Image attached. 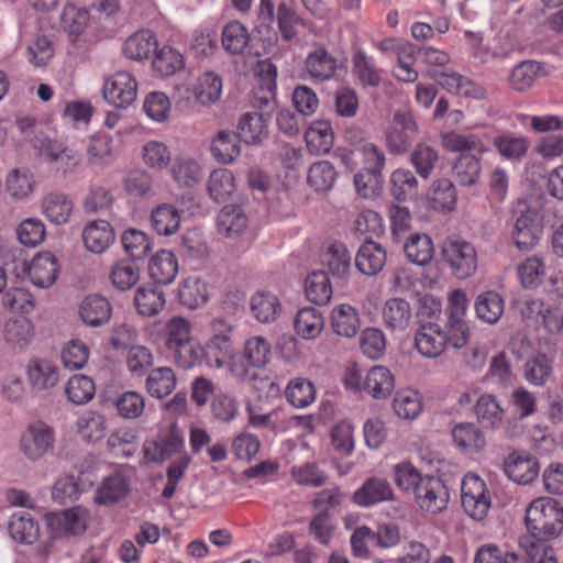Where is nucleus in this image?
Returning <instances> with one entry per match:
<instances>
[{"instance_id":"f257e3e1","label":"nucleus","mask_w":563,"mask_h":563,"mask_svg":"<svg viewBox=\"0 0 563 563\" xmlns=\"http://www.w3.org/2000/svg\"><path fill=\"white\" fill-rule=\"evenodd\" d=\"M467 306L466 294L462 289H455L449 296L444 317L419 327L415 345L422 356L433 358L442 354L446 346L462 349L466 345L470 338V329L464 319Z\"/></svg>"},{"instance_id":"f03ea898","label":"nucleus","mask_w":563,"mask_h":563,"mask_svg":"<svg viewBox=\"0 0 563 563\" xmlns=\"http://www.w3.org/2000/svg\"><path fill=\"white\" fill-rule=\"evenodd\" d=\"M525 521L532 542L545 545L563 531V506L554 498H537L527 507Z\"/></svg>"},{"instance_id":"7ed1b4c3","label":"nucleus","mask_w":563,"mask_h":563,"mask_svg":"<svg viewBox=\"0 0 563 563\" xmlns=\"http://www.w3.org/2000/svg\"><path fill=\"white\" fill-rule=\"evenodd\" d=\"M238 352L235 322L227 317H214L208 327V338L202 345V355L211 367L221 368Z\"/></svg>"},{"instance_id":"20e7f679","label":"nucleus","mask_w":563,"mask_h":563,"mask_svg":"<svg viewBox=\"0 0 563 563\" xmlns=\"http://www.w3.org/2000/svg\"><path fill=\"white\" fill-rule=\"evenodd\" d=\"M441 256L444 265L457 279H466L477 271V251L471 242L462 238H446L441 246Z\"/></svg>"},{"instance_id":"39448f33","label":"nucleus","mask_w":563,"mask_h":563,"mask_svg":"<svg viewBox=\"0 0 563 563\" xmlns=\"http://www.w3.org/2000/svg\"><path fill=\"white\" fill-rule=\"evenodd\" d=\"M419 133L418 123L411 111H397L393 118V125L385 133L388 151L401 155L409 151Z\"/></svg>"},{"instance_id":"423d86ee","label":"nucleus","mask_w":563,"mask_h":563,"mask_svg":"<svg viewBox=\"0 0 563 563\" xmlns=\"http://www.w3.org/2000/svg\"><path fill=\"white\" fill-rule=\"evenodd\" d=\"M542 233V217L536 209L526 207L516 218L511 240L520 252H529L537 246Z\"/></svg>"},{"instance_id":"0eeeda50","label":"nucleus","mask_w":563,"mask_h":563,"mask_svg":"<svg viewBox=\"0 0 563 563\" xmlns=\"http://www.w3.org/2000/svg\"><path fill=\"white\" fill-rule=\"evenodd\" d=\"M55 442L53 429L42 421L31 423L20 438V451L32 462L45 456Z\"/></svg>"},{"instance_id":"6e6552de","label":"nucleus","mask_w":563,"mask_h":563,"mask_svg":"<svg viewBox=\"0 0 563 563\" xmlns=\"http://www.w3.org/2000/svg\"><path fill=\"white\" fill-rule=\"evenodd\" d=\"M413 494L418 506L431 514L445 509L449 501L448 488L437 476L426 475Z\"/></svg>"},{"instance_id":"1a4fd4ad","label":"nucleus","mask_w":563,"mask_h":563,"mask_svg":"<svg viewBox=\"0 0 563 563\" xmlns=\"http://www.w3.org/2000/svg\"><path fill=\"white\" fill-rule=\"evenodd\" d=\"M102 92L115 108H128L136 100L137 84L130 73L118 71L107 79Z\"/></svg>"},{"instance_id":"9d476101","label":"nucleus","mask_w":563,"mask_h":563,"mask_svg":"<svg viewBox=\"0 0 563 563\" xmlns=\"http://www.w3.org/2000/svg\"><path fill=\"white\" fill-rule=\"evenodd\" d=\"M504 471L512 482L527 485L538 477L540 464L538 459L528 452H512L504 460Z\"/></svg>"},{"instance_id":"9b49d317","label":"nucleus","mask_w":563,"mask_h":563,"mask_svg":"<svg viewBox=\"0 0 563 563\" xmlns=\"http://www.w3.org/2000/svg\"><path fill=\"white\" fill-rule=\"evenodd\" d=\"M21 265L31 283L38 288H47L56 280L58 264L56 257L49 252L38 253L30 264L23 261Z\"/></svg>"},{"instance_id":"f8f14e48","label":"nucleus","mask_w":563,"mask_h":563,"mask_svg":"<svg viewBox=\"0 0 563 563\" xmlns=\"http://www.w3.org/2000/svg\"><path fill=\"white\" fill-rule=\"evenodd\" d=\"M361 507H371L379 503L395 499L394 490L387 478L372 476L356 489L352 497Z\"/></svg>"},{"instance_id":"ddd939ff","label":"nucleus","mask_w":563,"mask_h":563,"mask_svg":"<svg viewBox=\"0 0 563 563\" xmlns=\"http://www.w3.org/2000/svg\"><path fill=\"white\" fill-rule=\"evenodd\" d=\"M88 520L89 512L81 507L65 509L47 517V523L52 529L73 536L82 534L87 529Z\"/></svg>"},{"instance_id":"4468645a","label":"nucleus","mask_w":563,"mask_h":563,"mask_svg":"<svg viewBox=\"0 0 563 563\" xmlns=\"http://www.w3.org/2000/svg\"><path fill=\"white\" fill-rule=\"evenodd\" d=\"M184 445L181 433L173 428L156 441L145 444L144 457L148 462L161 463L178 453Z\"/></svg>"},{"instance_id":"2eb2a0df","label":"nucleus","mask_w":563,"mask_h":563,"mask_svg":"<svg viewBox=\"0 0 563 563\" xmlns=\"http://www.w3.org/2000/svg\"><path fill=\"white\" fill-rule=\"evenodd\" d=\"M386 250L382 244L366 239L355 256V266L364 275L378 274L386 264Z\"/></svg>"},{"instance_id":"dca6fc26","label":"nucleus","mask_w":563,"mask_h":563,"mask_svg":"<svg viewBox=\"0 0 563 563\" xmlns=\"http://www.w3.org/2000/svg\"><path fill=\"white\" fill-rule=\"evenodd\" d=\"M78 312L86 325L96 328L109 322L112 314V306L101 295H88L80 302Z\"/></svg>"},{"instance_id":"f3484780","label":"nucleus","mask_w":563,"mask_h":563,"mask_svg":"<svg viewBox=\"0 0 563 563\" xmlns=\"http://www.w3.org/2000/svg\"><path fill=\"white\" fill-rule=\"evenodd\" d=\"M247 145H260L267 137V120L264 113L245 112L239 119L235 132Z\"/></svg>"},{"instance_id":"a211bd4d","label":"nucleus","mask_w":563,"mask_h":563,"mask_svg":"<svg viewBox=\"0 0 563 563\" xmlns=\"http://www.w3.org/2000/svg\"><path fill=\"white\" fill-rule=\"evenodd\" d=\"M451 433L454 444L466 454L479 453L486 446L484 432L473 422L457 423Z\"/></svg>"},{"instance_id":"6ab92c4d","label":"nucleus","mask_w":563,"mask_h":563,"mask_svg":"<svg viewBox=\"0 0 563 563\" xmlns=\"http://www.w3.org/2000/svg\"><path fill=\"white\" fill-rule=\"evenodd\" d=\"M177 297L181 306L191 310L198 309L209 299L208 285L199 276H188L180 282Z\"/></svg>"},{"instance_id":"aec40b11","label":"nucleus","mask_w":563,"mask_h":563,"mask_svg":"<svg viewBox=\"0 0 563 563\" xmlns=\"http://www.w3.org/2000/svg\"><path fill=\"white\" fill-rule=\"evenodd\" d=\"M82 241L88 251L102 253L114 241V230L106 220L91 221L82 231Z\"/></svg>"},{"instance_id":"412c9836","label":"nucleus","mask_w":563,"mask_h":563,"mask_svg":"<svg viewBox=\"0 0 563 563\" xmlns=\"http://www.w3.org/2000/svg\"><path fill=\"white\" fill-rule=\"evenodd\" d=\"M554 357L538 353L529 357L523 365V377L537 387L545 386L553 377Z\"/></svg>"},{"instance_id":"4be33fe9","label":"nucleus","mask_w":563,"mask_h":563,"mask_svg":"<svg viewBox=\"0 0 563 563\" xmlns=\"http://www.w3.org/2000/svg\"><path fill=\"white\" fill-rule=\"evenodd\" d=\"M150 277L158 285H169L178 274V261L167 250L158 251L148 263Z\"/></svg>"},{"instance_id":"5701e85b","label":"nucleus","mask_w":563,"mask_h":563,"mask_svg":"<svg viewBox=\"0 0 563 563\" xmlns=\"http://www.w3.org/2000/svg\"><path fill=\"white\" fill-rule=\"evenodd\" d=\"M42 210L48 221L59 225L69 220L74 203L66 194L54 191L43 198Z\"/></svg>"},{"instance_id":"b1692460","label":"nucleus","mask_w":563,"mask_h":563,"mask_svg":"<svg viewBox=\"0 0 563 563\" xmlns=\"http://www.w3.org/2000/svg\"><path fill=\"white\" fill-rule=\"evenodd\" d=\"M482 155L463 153L455 159L452 173L455 181L464 187L477 184L482 172Z\"/></svg>"},{"instance_id":"393cba45","label":"nucleus","mask_w":563,"mask_h":563,"mask_svg":"<svg viewBox=\"0 0 563 563\" xmlns=\"http://www.w3.org/2000/svg\"><path fill=\"white\" fill-rule=\"evenodd\" d=\"M383 70L362 49L352 57V74L363 87H378L382 82Z\"/></svg>"},{"instance_id":"a878e982","label":"nucleus","mask_w":563,"mask_h":563,"mask_svg":"<svg viewBox=\"0 0 563 563\" xmlns=\"http://www.w3.org/2000/svg\"><path fill=\"white\" fill-rule=\"evenodd\" d=\"M474 412L477 421L484 428L489 429H497L501 424L505 415L499 401L493 394H482L476 400Z\"/></svg>"},{"instance_id":"bb28decb","label":"nucleus","mask_w":563,"mask_h":563,"mask_svg":"<svg viewBox=\"0 0 563 563\" xmlns=\"http://www.w3.org/2000/svg\"><path fill=\"white\" fill-rule=\"evenodd\" d=\"M27 378L34 390H46L58 383V368L48 361L35 360L29 365Z\"/></svg>"},{"instance_id":"cd10ccee","label":"nucleus","mask_w":563,"mask_h":563,"mask_svg":"<svg viewBox=\"0 0 563 563\" xmlns=\"http://www.w3.org/2000/svg\"><path fill=\"white\" fill-rule=\"evenodd\" d=\"M9 533L15 541L25 544L34 543L40 536V526L26 511L15 512L9 521Z\"/></svg>"},{"instance_id":"c85d7f7f","label":"nucleus","mask_w":563,"mask_h":563,"mask_svg":"<svg viewBox=\"0 0 563 563\" xmlns=\"http://www.w3.org/2000/svg\"><path fill=\"white\" fill-rule=\"evenodd\" d=\"M130 492L129 482L122 474L106 477L98 487L95 501L99 505H112L124 498Z\"/></svg>"},{"instance_id":"c756f323","label":"nucleus","mask_w":563,"mask_h":563,"mask_svg":"<svg viewBox=\"0 0 563 563\" xmlns=\"http://www.w3.org/2000/svg\"><path fill=\"white\" fill-rule=\"evenodd\" d=\"M305 64L308 74L320 80L332 78L336 70V59L323 46L310 52Z\"/></svg>"},{"instance_id":"7c9ffc66","label":"nucleus","mask_w":563,"mask_h":563,"mask_svg":"<svg viewBox=\"0 0 563 563\" xmlns=\"http://www.w3.org/2000/svg\"><path fill=\"white\" fill-rule=\"evenodd\" d=\"M474 308L479 320L488 324H495L503 316L505 305L498 292L488 290L477 296Z\"/></svg>"},{"instance_id":"2f4dec72","label":"nucleus","mask_w":563,"mask_h":563,"mask_svg":"<svg viewBox=\"0 0 563 563\" xmlns=\"http://www.w3.org/2000/svg\"><path fill=\"white\" fill-rule=\"evenodd\" d=\"M395 388V379L385 366L372 367L364 382V389L376 399L388 397Z\"/></svg>"},{"instance_id":"473e14b6","label":"nucleus","mask_w":563,"mask_h":563,"mask_svg":"<svg viewBox=\"0 0 563 563\" xmlns=\"http://www.w3.org/2000/svg\"><path fill=\"white\" fill-rule=\"evenodd\" d=\"M324 325L322 313L313 307L301 308L294 321L295 331L306 340H312L320 335Z\"/></svg>"},{"instance_id":"72a5a7b5","label":"nucleus","mask_w":563,"mask_h":563,"mask_svg":"<svg viewBox=\"0 0 563 563\" xmlns=\"http://www.w3.org/2000/svg\"><path fill=\"white\" fill-rule=\"evenodd\" d=\"M404 251L407 258L419 266L429 264L434 255L431 238L421 233L411 234L404 245Z\"/></svg>"},{"instance_id":"f704fd0d","label":"nucleus","mask_w":563,"mask_h":563,"mask_svg":"<svg viewBox=\"0 0 563 563\" xmlns=\"http://www.w3.org/2000/svg\"><path fill=\"white\" fill-rule=\"evenodd\" d=\"M305 292L309 301L323 306L332 297V285L328 274L324 271H314L310 273L305 282Z\"/></svg>"},{"instance_id":"c9c22d12","label":"nucleus","mask_w":563,"mask_h":563,"mask_svg":"<svg viewBox=\"0 0 563 563\" xmlns=\"http://www.w3.org/2000/svg\"><path fill=\"white\" fill-rule=\"evenodd\" d=\"M137 312L144 317L158 314L166 305L165 292L154 287H139L134 295Z\"/></svg>"},{"instance_id":"e433bc0d","label":"nucleus","mask_w":563,"mask_h":563,"mask_svg":"<svg viewBox=\"0 0 563 563\" xmlns=\"http://www.w3.org/2000/svg\"><path fill=\"white\" fill-rule=\"evenodd\" d=\"M42 154L49 164L54 165V169L63 175L74 172L80 163L78 153L69 148H62L55 143H47Z\"/></svg>"},{"instance_id":"4c0bfd02","label":"nucleus","mask_w":563,"mask_h":563,"mask_svg":"<svg viewBox=\"0 0 563 563\" xmlns=\"http://www.w3.org/2000/svg\"><path fill=\"white\" fill-rule=\"evenodd\" d=\"M151 223L158 235L169 236L176 233L180 225L178 209L168 203L157 206L151 214Z\"/></svg>"},{"instance_id":"58836bf2","label":"nucleus","mask_w":563,"mask_h":563,"mask_svg":"<svg viewBox=\"0 0 563 563\" xmlns=\"http://www.w3.org/2000/svg\"><path fill=\"white\" fill-rule=\"evenodd\" d=\"M331 327L338 335L353 338L360 329L356 309L350 305H340L333 308Z\"/></svg>"},{"instance_id":"ea45409f","label":"nucleus","mask_w":563,"mask_h":563,"mask_svg":"<svg viewBox=\"0 0 563 563\" xmlns=\"http://www.w3.org/2000/svg\"><path fill=\"white\" fill-rule=\"evenodd\" d=\"M240 139L233 131H220L211 143L213 157L222 164H229L240 155Z\"/></svg>"},{"instance_id":"a19ab883","label":"nucleus","mask_w":563,"mask_h":563,"mask_svg":"<svg viewBox=\"0 0 563 563\" xmlns=\"http://www.w3.org/2000/svg\"><path fill=\"white\" fill-rule=\"evenodd\" d=\"M385 324L391 330H405L411 319V309L407 300L391 298L386 301L383 309Z\"/></svg>"},{"instance_id":"79ce46f5","label":"nucleus","mask_w":563,"mask_h":563,"mask_svg":"<svg viewBox=\"0 0 563 563\" xmlns=\"http://www.w3.org/2000/svg\"><path fill=\"white\" fill-rule=\"evenodd\" d=\"M157 48L155 35L151 31H141L131 35L124 43L123 52L130 59L147 58Z\"/></svg>"},{"instance_id":"37998d69","label":"nucleus","mask_w":563,"mask_h":563,"mask_svg":"<svg viewBox=\"0 0 563 563\" xmlns=\"http://www.w3.org/2000/svg\"><path fill=\"white\" fill-rule=\"evenodd\" d=\"M409 161L422 179H429L439 163V153L427 143H418L410 153Z\"/></svg>"},{"instance_id":"c03bdc74","label":"nucleus","mask_w":563,"mask_h":563,"mask_svg":"<svg viewBox=\"0 0 563 563\" xmlns=\"http://www.w3.org/2000/svg\"><path fill=\"white\" fill-rule=\"evenodd\" d=\"M3 334L13 347L24 349L33 339V324L25 317L10 319L4 323Z\"/></svg>"},{"instance_id":"a18cd8bd","label":"nucleus","mask_w":563,"mask_h":563,"mask_svg":"<svg viewBox=\"0 0 563 563\" xmlns=\"http://www.w3.org/2000/svg\"><path fill=\"white\" fill-rule=\"evenodd\" d=\"M109 277L113 287L125 291L140 280V267L133 261L120 260L113 264Z\"/></svg>"},{"instance_id":"49530a36","label":"nucleus","mask_w":563,"mask_h":563,"mask_svg":"<svg viewBox=\"0 0 563 563\" xmlns=\"http://www.w3.org/2000/svg\"><path fill=\"white\" fill-rule=\"evenodd\" d=\"M176 387V376L170 367L152 369L146 379V389L152 397L162 399L173 393Z\"/></svg>"},{"instance_id":"de8ad7c7","label":"nucleus","mask_w":563,"mask_h":563,"mask_svg":"<svg viewBox=\"0 0 563 563\" xmlns=\"http://www.w3.org/2000/svg\"><path fill=\"white\" fill-rule=\"evenodd\" d=\"M443 145L451 152L472 153L483 155L488 151L487 146L475 134L448 133L442 137Z\"/></svg>"},{"instance_id":"09e8293b","label":"nucleus","mask_w":563,"mask_h":563,"mask_svg":"<svg viewBox=\"0 0 563 563\" xmlns=\"http://www.w3.org/2000/svg\"><path fill=\"white\" fill-rule=\"evenodd\" d=\"M235 190V178L231 170L219 168L208 179L209 196L217 202L225 201Z\"/></svg>"},{"instance_id":"8fccbe9b","label":"nucleus","mask_w":563,"mask_h":563,"mask_svg":"<svg viewBox=\"0 0 563 563\" xmlns=\"http://www.w3.org/2000/svg\"><path fill=\"white\" fill-rule=\"evenodd\" d=\"M493 145L497 152L506 159L520 161L529 150V141L525 136H516L511 133H505L495 136Z\"/></svg>"},{"instance_id":"3c124183","label":"nucleus","mask_w":563,"mask_h":563,"mask_svg":"<svg viewBox=\"0 0 563 563\" xmlns=\"http://www.w3.org/2000/svg\"><path fill=\"white\" fill-rule=\"evenodd\" d=\"M221 91L222 79L213 71L203 73L194 88L196 99L203 106L217 102L220 99Z\"/></svg>"},{"instance_id":"603ef678","label":"nucleus","mask_w":563,"mask_h":563,"mask_svg":"<svg viewBox=\"0 0 563 563\" xmlns=\"http://www.w3.org/2000/svg\"><path fill=\"white\" fill-rule=\"evenodd\" d=\"M390 192L397 201H407L418 195V180L408 169H396L390 177Z\"/></svg>"},{"instance_id":"864d4df0","label":"nucleus","mask_w":563,"mask_h":563,"mask_svg":"<svg viewBox=\"0 0 563 563\" xmlns=\"http://www.w3.org/2000/svg\"><path fill=\"white\" fill-rule=\"evenodd\" d=\"M511 310L527 323L547 324V312L549 310L544 308V303L539 299L528 297L515 299L511 303Z\"/></svg>"},{"instance_id":"5fc2aeb1","label":"nucleus","mask_w":563,"mask_h":563,"mask_svg":"<svg viewBox=\"0 0 563 563\" xmlns=\"http://www.w3.org/2000/svg\"><path fill=\"white\" fill-rule=\"evenodd\" d=\"M251 311L257 321L269 323L276 320L280 311V303L275 295L258 292L251 299Z\"/></svg>"},{"instance_id":"6e6d98bb","label":"nucleus","mask_w":563,"mask_h":563,"mask_svg":"<svg viewBox=\"0 0 563 563\" xmlns=\"http://www.w3.org/2000/svg\"><path fill=\"white\" fill-rule=\"evenodd\" d=\"M457 200L454 184L448 178H441L432 184L431 207L434 210L448 212L454 209Z\"/></svg>"},{"instance_id":"4d7b16f0","label":"nucleus","mask_w":563,"mask_h":563,"mask_svg":"<svg viewBox=\"0 0 563 563\" xmlns=\"http://www.w3.org/2000/svg\"><path fill=\"white\" fill-rule=\"evenodd\" d=\"M285 395L294 407L306 408L314 401L316 388L309 379L296 377L288 383Z\"/></svg>"},{"instance_id":"13d9d810","label":"nucleus","mask_w":563,"mask_h":563,"mask_svg":"<svg viewBox=\"0 0 563 563\" xmlns=\"http://www.w3.org/2000/svg\"><path fill=\"white\" fill-rule=\"evenodd\" d=\"M305 140L308 147L328 152L334 140L331 123L327 120H314L307 129Z\"/></svg>"},{"instance_id":"bf43d9fd","label":"nucleus","mask_w":563,"mask_h":563,"mask_svg":"<svg viewBox=\"0 0 563 563\" xmlns=\"http://www.w3.org/2000/svg\"><path fill=\"white\" fill-rule=\"evenodd\" d=\"M247 218L239 205H228L222 208L218 216L220 232L228 236L240 234L246 227Z\"/></svg>"},{"instance_id":"052dcab7","label":"nucleus","mask_w":563,"mask_h":563,"mask_svg":"<svg viewBox=\"0 0 563 563\" xmlns=\"http://www.w3.org/2000/svg\"><path fill=\"white\" fill-rule=\"evenodd\" d=\"M184 57L177 49L170 46H164L155 51L153 69L162 77L175 75L184 68Z\"/></svg>"},{"instance_id":"680f3d73","label":"nucleus","mask_w":563,"mask_h":563,"mask_svg":"<svg viewBox=\"0 0 563 563\" xmlns=\"http://www.w3.org/2000/svg\"><path fill=\"white\" fill-rule=\"evenodd\" d=\"M541 70V64L534 60H525L518 64L509 76L510 87L519 92L530 89Z\"/></svg>"},{"instance_id":"e2e57ef3","label":"nucleus","mask_w":563,"mask_h":563,"mask_svg":"<svg viewBox=\"0 0 563 563\" xmlns=\"http://www.w3.org/2000/svg\"><path fill=\"white\" fill-rule=\"evenodd\" d=\"M172 175L180 187L191 188L202 179L201 167L191 158L176 159L172 166Z\"/></svg>"},{"instance_id":"0e129e2a","label":"nucleus","mask_w":563,"mask_h":563,"mask_svg":"<svg viewBox=\"0 0 563 563\" xmlns=\"http://www.w3.org/2000/svg\"><path fill=\"white\" fill-rule=\"evenodd\" d=\"M249 40L246 27L238 21L229 22L222 31V46L233 55L242 54Z\"/></svg>"},{"instance_id":"69168bd1","label":"nucleus","mask_w":563,"mask_h":563,"mask_svg":"<svg viewBox=\"0 0 563 563\" xmlns=\"http://www.w3.org/2000/svg\"><path fill=\"white\" fill-rule=\"evenodd\" d=\"M65 393L70 402L85 405L95 396V383L86 375H74L69 378Z\"/></svg>"},{"instance_id":"338daca9","label":"nucleus","mask_w":563,"mask_h":563,"mask_svg":"<svg viewBox=\"0 0 563 563\" xmlns=\"http://www.w3.org/2000/svg\"><path fill=\"white\" fill-rule=\"evenodd\" d=\"M327 266L332 276L343 278L351 268L352 256L341 242H334L327 251Z\"/></svg>"},{"instance_id":"774afa93","label":"nucleus","mask_w":563,"mask_h":563,"mask_svg":"<svg viewBox=\"0 0 563 563\" xmlns=\"http://www.w3.org/2000/svg\"><path fill=\"white\" fill-rule=\"evenodd\" d=\"M336 179V172L333 165L327 161L317 162L311 165L308 172V184L316 191L330 190Z\"/></svg>"}]
</instances>
